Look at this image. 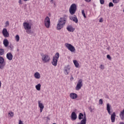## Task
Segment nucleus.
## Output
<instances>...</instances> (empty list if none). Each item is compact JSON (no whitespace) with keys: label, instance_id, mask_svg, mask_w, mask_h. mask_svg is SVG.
<instances>
[{"label":"nucleus","instance_id":"4468645a","mask_svg":"<svg viewBox=\"0 0 124 124\" xmlns=\"http://www.w3.org/2000/svg\"><path fill=\"white\" fill-rule=\"evenodd\" d=\"M70 97L72 99H76L78 97V95L75 93H71L70 94Z\"/></svg>","mask_w":124,"mask_h":124},{"label":"nucleus","instance_id":"a18cd8bd","mask_svg":"<svg viewBox=\"0 0 124 124\" xmlns=\"http://www.w3.org/2000/svg\"><path fill=\"white\" fill-rule=\"evenodd\" d=\"M82 16H83V17L84 18H87V17L86 16V14H84L83 15H82Z\"/></svg>","mask_w":124,"mask_h":124},{"label":"nucleus","instance_id":"6e6552de","mask_svg":"<svg viewBox=\"0 0 124 124\" xmlns=\"http://www.w3.org/2000/svg\"><path fill=\"white\" fill-rule=\"evenodd\" d=\"M23 27L25 30H31V25L28 22L23 23Z\"/></svg>","mask_w":124,"mask_h":124},{"label":"nucleus","instance_id":"412c9836","mask_svg":"<svg viewBox=\"0 0 124 124\" xmlns=\"http://www.w3.org/2000/svg\"><path fill=\"white\" fill-rule=\"evenodd\" d=\"M34 76L36 79H40V74L38 72H36L34 74Z\"/></svg>","mask_w":124,"mask_h":124},{"label":"nucleus","instance_id":"cd10ccee","mask_svg":"<svg viewBox=\"0 0 124 124\" xmlns=\"http://www.w3.org/2000/svg\"><path fill=\"white\" fill-rule=\"evenodd\" d=\"M4 59H3V57L0 56V64L4 63Z\"/></svg>","mask_w":124,"mask_h":124},{"label":"nucleus","instance_id":"423d86ee","mask_svg":"<svg viewBox=\"0 0 124 124\" xmlns=\"http://www.w3.org/2000/svg\"><path fill=\"white\" fill-rule=\"evenodd\" d=\"M45 26L47 29H49L50 28V26L51 25V21H50V17L46 16L44 20Z\"/></svg>","mask_w":124,"mask_h":124},{"label":"nucleus","instance_id":"393cba45","mask_svg":"<svg viewBox=\"0 0 124 124\" xmlns=\"http://www.w3.org/2000/svg\"><path fill=\"white\" fill-rule=\"evenodd\" d=\"M4 66H5V63H0V69L3 70V68H4Z\"/></svg>","mask_w":124,"mask_h":124},{"label":"nucleus","instance_id":"aec40b11","mask_svg":"<svg viewBox=\"0 0 124 124\" xmlns=\"http://www.w3.org/2000/svg\"><path fill=\"white\" fill-rule=\"evenodd\" d=\"M116 116V113L115 112H113L112 114L111 115V121L112 123L115 122V117Z\"/></svg>","mask_w":124,"mask_h":124},{"label":"nucleus","instance_id":"c85d7f7f","mask_svg":"<svg viewBox=\"0 0 124 124\" xmlns=\"http://www.w3.org/2000/svg\"><path fill=\"white\" fill-rule=\"evenodd\" d=\"M8 116H9V117L12 118V117H13V116H14V113L12 111L9 112L8 113Z\"/></svg>","mask_w":124,"mask_h":124},{"label":"nucleus","instance_id":"f257e3e1","mask_svg":"<svg viewBox=\"0 0 124 124\" xmlns=\"http://www.w3.org/2000/svg\"><path fill=\"white\" fill-rule=\"evenodd\" d=\"M66 21H67V16L66 15H64L62 17L60 18L57 25L58 31H60V30L63 28V26L65 25Z\"/></svg>","mask_w":124,"mask_h":124},{"label":"nucleus","instance_id":"79ce46f5","mask_svg":"<svg viewBox=\"0 0 124 124\" xmlns=\"http://www.w3.org/2000/svg\"><path fill=\"white\" fill-rule=\"evenodd\" d=\"M103 22V19L102 18H101L100 20H99L100 23H102Z\"/></svg>","mask_w":124,"mask_h":124},{"label":"nucleus","instance_id":"dca6fc26","mask_svg":"<svg viewBox=\"0 0 124 124\" xmlns=\"http://www.w3.org/2000/svg\"><path fill=\"white\" fill-rule=\"evenodd\" d=\"M77 119V115L75 112H73L71 114V120L72 121H75Z\"/></svg>","mask_w":124,"mask_h":124},{"label":"nucleus","instance_id":"7ed1b4c3","mask_svg":"<svg viewBox=\"0 0 124 124\" xmlns=\"http://www.w3.org/2000/svg\"><path fill=\"white\" fill-rule=\"evenodd\" d=\"M76 10H77V6L76 4L73 3L69 9V13L71 15H74V14L76 13Z\"/></svg>","mask_w":124,"mask_h":124},{"label":"nucleus","instance_id":"58836bf2","mask_svg":"<svg viewBox=\"0 0 124 124\" xmlns=\"http://www.w3.org/2000/svg\"><path fill=\"white\" fill-rule=\"evenodd\" d=\"M107 59H108L109 60H111V56H110V55H108L107 56Z\"/></svg>","mask_w":124,"mask_h":124},{"label":"nucleus","instance_id":"f03ea898","mask_svg":"<svg viewBox=\"0 0 124 124\" xmlns=\"http://www.w3.org/2000/svg\"><path fill=\"white\" fill-rule=\"evenodd\" d=\"M59 58H60V53L57 52L55 54V56H53L52 62H51L52 64L54 66H57L58 64V61H59Z\"/></svg>","mask_w":124,"mask_h":124},{"label":"nucleus","instance_id":"ea45409f","mask_svg":"<svg viewBox=\"0 0 124 124\" xmlns=\"http://www.w3.org/2000/svg\"><path fill=\"white\" fill-rule=\"evenodd\" d=\"M18 3H19V4H23V3L22 2V0H18Z\"/></svg>","mask_w":124,"mask_h":124},{"label":"nucleus","instance_id":"6ab92c4d","mask_svg":"<svg viewBox=\"0 0 124 124\" xmlns=\"http://www.w3.org/2000/svg\"><path fill=\"white\" fill-rule=\"evenodd\" d=\"M3 44L4 45L5 47H7L9 45V42L7 39H4L3 42Z\"/></svg>","mask_w":124,"mask_h":124},{"label":"nucleus","instance_id":"f3484780","mask_svg":"<svg viewBox=\"0 0 124 124\" xmlns=\"http://www.w3.org/2000/svg\"><path fill=\"white\" fill-rule=\"evenodd\" d=\"M67 30L68 31H70L71 32H73L74 31V28L72 27V26L68 25L67 28Z\"/></svg>","mask_w":124,"mask_h":124},{"label":"nucleus","instance_id":"ddd939ff","mask_svg":"<svg viewBox=\"0 0 124 124\" xmlns=\"http://www.w3.org/2000/svg\"><path fill=\"white\" fill-rule=\"evenodd\" d=\"M6 58L9 61H12L13 59V55L12 53L8 52L6 54Z\"/></svg>","mask_w":124,"mask_h":124},{"label":"nucleus","instance_id":"c756f323","mask_svg":"<svg viewBox=\"0 0 124 124\" xmlns=\"http://www.w3.org/2000/svg\"><path fill=\"white\" fill-rule=\"evenodd\" d=\"M26 32L28 34H31V33H32V32L31 31V29H26Z\"/></svg>","mask_w":124,"mask_h":124},{"label":"nucleus","instance_id":"3c124183","mask_svg":"<svg viewBox=\"0 0 124 124\" xmlns=\"http://www.w3.org/2000/svg\"><path fill=\"white\" fill-rule=\"evenodd\" d=\"M120 124H124V123L122 122V123H120Z\"/></svg>","mask_w":124,"mask_h":124},{"label":"nucleus","instance_id":"4c0bfd02","mask_svg":"<svg viewBox=\"0 0 124 124\" xmlns=\"http://www.w3.org/2000/svg\"><path fill=\"white\" fill-rule=\"evenodd\" d=\"M101 4H104V0H100Z\"/></svg>","mask_w":124,"mask_h":124},{"label":"nucleus","instance_id":"f704fd0d","mask_svg":"<svg viewBox=\"0 0 124 124\" xmlns=\"http://www.w3.org/2000/svg\"><path fill=\"white\" fill-rule=\"evenodd\" d=\"M99 104H100L101 105H102V104H103V101L102 100V99H100L99 100Z\"/></svg>","mask_w":124,"mask_h":124},{"label":"nucleus","instance_id":"9d476101","mask_svg":"<svg viewBox=\"0 0 124 124\" xmlns=\"http://www.w3.org/2000/svg\"><path fill=\"white\" fill-rule=\"evenodd\" d=\"M69 19L71 21H73V22L76 24L78 23V18H77V16L76 15H74V16H70Z\"/></svg>","mask_w":124,"mask_h":124},{"label":"nucleus","instance_id":"4be33fe9","mask_svg":"<svg viewBox=\"0 0 124 124\" xmlns=\"http://www.w3.org/2000/svg\"><path fill=\"white\" fill-rule=\"evenodd\" d=\"M87 122V118H86V115L84 114V117L82 120H81L80 122V124H86Z\"/></svg>","mask_w":124,"mask_h":124},{"label":"nucleus","instance_id":"c03bdc74","mask_svg":"<svg viewBox=\"0 0 124 124\" xmlns=\"http://www.w3.org/2000/svg\"><path fill=\"white\" fill-rule=\"evenodd\" d=\"M86 2H90L92 0H85Z\"/></svg>","mask_w":124,"mask_h":124},{"label":"nucleus","instance_id":"864d4df0","mask_svg":"<svg viewBox=\"0 0 124 124\" xmlns=\"http://www.w3.org/2000/svg\"><path fill=\"white\" fill-rule=\"evenodd\" d=\"M56 124V123H53V124Z\"/></svg>","mask_w":124,"mask_h":124},{"label":"nucleus","instance_id":"39448f33","mask_svg":"<svg viewBox=\"0 0 124 124\" xmlns=\"http://www.w3.org/2000/svg\"><path fill=\"white\" fill-rule=\"evenodd\" d=\"M65 46L66 48L70 51V52H72V53H74V52L76 51L75 47L70 44L65 43Z\"/></svg>","mask_w":124,"mask_h":124},{"label":"nucleus","instance_id":"9b49d317","mask_svg":"<svg viewBox=\"0 0 124 124\" xmlns=\"http://www.w3.org/2000/svg\"><path fill=\"white\" fill-rule=\"evenodd\" d=\"M2 34L5 37H9V33L7 31V29L4 28L2 30Z\"/></svg>","mask_w":124,"mask_h":124},{"label":"nucleus","instance_id":"a211bd4d","mask_svg":"<svg viewBox=\"0 0 124 124\" xmlns=\"http://www.w3.org/2000/svg\"><path fill=\"white\" fill-rule=\"evenodd\" d=\"M119 117L121 120L124 121V108L120 112L119 114Z\"/></svg>","mask_w":124,"mask_h":124},{"label":"nucleus","instance_id":"5fc2aeb1","mask_svg":"<svg viewBox=\"0 0 124 124\" xmlns=\"http://www.w3.org/2000/svg\"><path fill=\"white\" fill-rule=\"evenodd\" d=\"M123 12H124V9L123 10Z\"/></svg>","mask_w":124,"mask_h":124},{"label":"nucleus","instance_id":"f8f14e48","mask_svg":"<svg viewBox=\"0 0 124 124\" xmlns=\"http://www.w3.org/2000/svg\"><path fill=\"white\" fill-rule=\"evenodd\" d=\"M38 106L40 108V113H42V111L44 109V105L41 103V101H38Z\"/></svg>","mask_w":124,"mask_h":124},{"label":"nucleus","instance_id":"09e8293b","mask_svg":"<svg viewBox=\"0 0 124 124\" xmlns=\"http://www.w3.org/2000/svg\"><path fill=\"white\" fill-rule=\"evenodd\" d=\"M46 119H47V120H48V121L50 120V118H49V117H46Z\"/></svg>","mask_w":124,"mask_h":124},{"label":"nucleus","instance_id":"20e7f679","mask_svg":"<svg viewBox=\"0 0 124 124\" xmlns=\"http://www.w3.org/2000/svg\"><path fill=\"white\" fill-rule=\"evenodd\" d=\"M41 56L42 57V61L45 63L46 62H50V56L47 54H44L43 53L41 54Z\"/></svg>","mask_w":124,"mask_h":124},{"label":"nucleus","instance_id":"7c9ffc66","mask_svg":"<svg viewBox=\"0 0 124 124\" xmlns=\"http://www.w3.org/2000/svg\"><path fill=\"white\" fill-rule=\"evenodd\" d=\"M16 42H19V41L20 40V37L18 36V35H16Z\"/></svg>","mask_w":124,"mask_h":124},{"label":"nucleus","instance_id":"0eeeda50","mask_svg":"<svg viewBox=\"0 0 124 124\" xmlns=\"http://www.w3.org/2000/svg\"><path fill=\"white\" fill-rule=\"evenodd\" d=\"M82 87H83V81H82V79H79L78 81L77 86L76 87V91H79V90L81 89V88H82Z\"/></svg>","mask_w":124,"mask_h":124},{"label":"nucleus","instance_id":"2eb2a0df","mask_svg":"<svg viewBox=\"0 0 124 124\" xmlns=\"http://www.w3.org/2000/svg\"><path fill=\"white\" fill-rule=\"evenodd\" d=\"M107 110L108 111V113L109 115H111V105H110V104L108 103L107 104Z\"/></svg>","mask_w":124,"mask_h":124},{"label":"nucleus","instance_id":"1a4fd4ad","mask_svg":"<svg viewBox=\"0 0 124 124\" xmlns=\"http://www.w3.org/2000/svg\"><path fill=\"white\" fill-rule=\"evenodd\" d=\"M69 71H70V66L68 65L64 68V73L65 75H68Z\"/></svg>","mask_w":124,"mask_h":124},{"label":"nucleus","instance_id":"37998d69","mask_svg":"<svg viewBox=\"0 0 124 124\" xmlns=\"http://www.w3.org/2000/svg\"><path fill=\"white\" fill-rule=\"evenodd\" d=\"M18 124H23V122L21 120H19Z\"/></svg>","mask_w":124,"mask_h":124},{"label":"nucleus","instance_id":"72a5a7b5","mask_svg":"<svg viewBox=\"0 0 124 124\" xmlns=\"http://www.w3.org/2000/svg\"><path fill=\"white\" fill-rule=\"evenodd\" d=\"M109 7H113L114 6V4L112 2H109L108 5Z\"/></svg>","mask_w":124,"mask_h":124},{"label":"nucleus","instance_id":"5701e85b","mask_svg":"<svg viewBox=\"0 0 124 124\" xmlns=\"http://www.w3.org/2000/svg\"><path fill=\"white\" fill-rule=\"evenodd\" d=\"M74 64L77 67V68H78L79 67V63H78V62L76 60H74L73 61Z\"/></svg>","mask_w":124,"mask_h":124},{"label":"nucleus","instance_id":"2f4dec72","mask_svg":"<svg viewBox=\"0 0 124 124\" xmlns=\"http://www.w3.org/2000/svg\"><path fill=\"white\" fill-rule=\"evenodd\" d=\"M99 68L101 69V70H104V69L105 68V66L104 64H101L99 66Z\"/></svg>","mask_w":124,"mask_h":124},{"label":"nucleus","instance_id":"603ef678","mask_svg":"<svg viewBox=\"0 0 124 124\" xmlns=\"http://www.w3.org/2000/svg\"><path fill=\"white\" fill-rule=\"evenodd\" d=\"M53 0H50V2H52Z\"/></svg>","mask_w":124,"mask_h":124},{"label":"nucleus","instance_id":"c9c22d12","mask_svg":"<svg viewBox=\"0 0 124 124\" xmlns=\"http://www.w3.org/2000/svg\"><path fill=\"white\" fill-rule=\"evenodd\" d=\"M113 3H118L120 0H112Z\"/></svg>","mask_w":124,"mask_h":124},{"label":"nucleus","instance_id":"de8ad7c7","mask_svg":"<svg viewBox=\"0 0 124 124\" xmlns=\"http://www.w3.org/2000/svg\"><path fill=\"white\" fill-rule=\"evenodd\" d=\"M1 87V82L0 81V89Z\"/></svg>","mask_w":124,"mask_h":124},{"label":"nucleus","instance_id":"a19ab883","mask_svg":"<svg viewBox=\"0 0 124 124\" xmlns=\"http://www.w3.org/2000/svg\"><path fill=\"white\" fill-rule=\"evenodd\" d=\"M81 13H82V15L85 14V11L84 10H81Z\"/></svg>","mask_w":124,"mask_h":124},{"label":"nucleus","instance_id":"bb28decb","mask_svg":"<svg viewBox=\"0 0 124 124\" xmlns=\"http://www.w3.org/2000/svg\"><path fill=\"white\" fill-rule=\"evenodd\" d=\"M4 54V49L0 48V56H2Z\"/></svg>","mask_w":124,"mask_h":124},{"label":"nucleus","instance_id":"a878e982","mask_svg":"<svg viewBox=\"0 0 124 124\" xmlns=\"http://www.w3.org/2000/svg\"><path fill=\"white\" fill-rule=\"evenodd\" d=\"M84 117V114L82 113H80L79 115H78V119L79 120H82L83 118Z\"/></svg>","mask_w":124,"mask_h":124},{"label":"nucleus","instance_id":"b1692460","mask_svg":"<svg viewBox=\"0 0 124 124\" xmlns=\"http://www.w3.org/2000/svg\"><path fill=\"white\" fill-rule=\"evenodd\" d=\"M35 88L37 91H40L41 88V84H38V85L35 86Z\"/></svg>","mask_w":124,"mask_h":124},{"label":"nucleus","instance_id":"8fccbe9b","mask_svg":"<svg viewBox=\"0 0 124 124\" xmlns=\"http://www.w3.org/2000/svg\"><path fill=\"white\" fill-rule=\"evenodd\" d=\"M24 0V1H28V0Z\"/></svg>","mask_w":124,"mask_h":124},{"label":"nucleus","instance_id":"e433bc0d","mask_svg":"<svg viewBox=\"0 0 124 124\" xmlns=\"http://www.w3.org/2000/svg\"><path fill=\"white\" fill-rule=\"evenodd\" d=\"M9 26V21H7L5 23V27H8Z\"/></svg>","mask_w":124,"mask_h":124},{"label":"nucleus","instance_id":"49530a36","mask_svg":"<svg viewBox=\"0 0 124 124\" xmlns=\"http://www.w3.org/2000/svg\"><path fill=\"white\" fill-rule=\"evenodd\" d=\"M74 78H73V77H72L70 78V80H73Z\"/></svg>","mask_w":124,"mask_h":124},{"label":"nucleus","instance_id":"473e14b6","mask_svg":"<svg viewBox=\"0 0 124 124\" xmlns=\"http://www.w3.org/2000/svg\"><path fill=\"white\" fill-rule=\"evenodd\" d=\"M9 48H10L11 51H13V49H14V46H13V45H10L9 46Z\"/></svg>","mask_w":124,"mask_h":124}]
</instances>
